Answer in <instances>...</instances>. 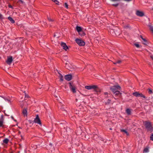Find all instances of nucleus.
<instances>
[{
  "label": "nucleus",
  "mask_w": 153,
  "mask_h": 153,
  "mask_svg": "<svg viewBox=\"0 0 153 153\" xmlns=\"http://www.w3.org/2000/svg\"><path fill=\"white\" fill-rule=\"evenodd\" d=\"M143 123L148 131L151 132L153 131V127L151 122L148 121H144L143 122Z\"/></svg>",
  "instance_id": "obj_1"
},
{
  "label": "nucleus",
  "mask_w": 153,
  "mask_h": 153,
  "mask_svg": "<svg viewBox=\"0 0 153 153\" xmlns=\"http://www.w3.org/2000/svg\"><path fill=\"white\" fill-rule=\"evenodd\" d=\"M85 88L88 90L94 89V91L96 92H100V89L96 85H92L89 86H85Z\"/></svg>",
  "instance_id": "obj_2"
},
{
  "label": "nucleus",
  "mask_w": 153,
  "mask_h": 153,
  "mask_svg": "<svg viewBox=\"0 0 153 153\" xmlns=\"http://www.w3.org/2000/svg\"><path fill=\"white\" fill-rule=\"evenodd\" d=\"M69 87L71 90L74 93H75L76 92V87L75 85L71 82H69Z\"/></svg>",
  "instance_id": "obj_3"
},
{
  "label": "nucleus",
  "mask_w": 153,
  "mask_h": 153,
  "mask_svg": "<svg viewBox=\"0 0 153 153\" xmlns=\"http://www.w3.org/2000/svg\"><path fill=\"white\" fill-rule=\"evenodd\" d=\"M133 95L136 97H143L145 99L147 98L142 93H140L138 92H136L133 93Z\"/></svg>",
  "instance_id": "obj_4"
},
{
  "label": "nucleus",
  "mask_w": 153,
  "mask_h": 153,
  "mask_svg": "<svg viewBox=\"0 0 153 153\" xmlns=\"http://www.w3.org/2000/svg\"><path fill=\"white\" fill-rule=\"evenodd\" d=\"M75 41L80 46H83L85 45V42L81 39H77Z\"/></svg>",
  "instance_id": "obj_5"
},
{
  "label": "nucleus",
  "mask_w": 153,
  "mask_h": 153,
  "mask_svg": "<svg viewBox=\"0 0 153 153\" xmlns=\"http://www.w3.org/2000/svg\"><path fill=\"white\" fill-rule=\"evenodd\" d=\"M34 122L35 123H37L40 125L41 126L42 125L41 120L39 119V115L38 114L36 115V117L34 120Z\"/></svg>",
  "instance_id": "obj_6"
},
{
  "label": "nucleus",
  "mask_w": 153,
  "mask_h": 153,
  "mask_svg": "<svg viewBox=\"0 0 153 153\" xmlns=\"http://www.w3.org/2000/svg\"><path fill=\"white\" fill-rule=\"evenodd\" d=\"M4 120V116L3 114H2L0 118V127H4V125L3 124Z\"/></svg>",
  "instance_id": "obj_7"
},
{
  "label": "nucleus",
  "mask_w": 153,
  "mask_h": 153,
  "mask_svg": "<svg viewBox=\"0 0 153 153\" xmlns=\"http://www.w3.org/2000/svg\"><path fill=\"white\" fill-rule=\"evenodd\" d=\"M61 45L65 51H67V50L68 49V46L65 43L61 42Z\"/></svg>",
  "instance_id": "obj_8"
},
{
  "label": "nucleus",
  "mask_w": 153,
  "mask_h": 153,
  "mask_svg": "<svg viewBox=\"0 0 153 153\" xmlns=\"http://www.w3.org/2000/svg\"><path fill=\"white\" fill-rule=\"evenodd\" d=\"M115 97H118L119 98H121L122 95L120 91H119L115 90ZM116 98H115V100Z\"/></svg>",
  "instance_id": "obj_9"
},
{
  "label": "nucleus",
  "mask_w": 153,
  "mask_h": 153,
  "mask_svg": "<svg viewBox=\"0 0 153 153\" xmlns=\"http://www.w3.org/2000/svg\"><path fill=\"white\" fill-rule=\"evenodd\" d=\"M13 60L12 56H10L9 57L7 58V60L6 62L8 64H10L11 63Z\"/></svg>",
  "instance_id": "obj_10"
},
{
  "label": "nucleus",
  "mask_w": 153,
  "mask_h": 153,
  "mask_svg": "<svg viewBox=\"0 0 153 153\" xmlns=\"http://www.w3.org/2000/svg\"><path fill=\"white\" fill-rule=\"evenodd\" d=\"M65 79L68 81H70L72 78V76L71 74L67 75L65 76Z\"/></svg>",
  "instance_id": "obj_11"
},
{
  "label": "nucleus",
  "mask_w": 153,
  "mask_h": 153,
  "mask_svg": "<svg viewBox=\"0 0 153 153\" xmlns=\"http://www.w3.org/2000/svg\"><path fill=\"white\" fill-rule=\"evenodd\" d=\"M136 15L138 16L142 17L144 16V14L143 12L139 10L137 11L136 12Z\"/></svg>",
  "instance_id": "obj_12"
},
{
  "label": "nucleus",
  "mask_w": 153,
  "mask_h": 153,
  "mask_svg": "<svg viewBox=\"0 0 153 153\" xmlns=\"http://www.w3.org/2000/svg\"><path fill=\"white\" fill-rule=\"evenodd\" d=\"M22 113L24 116L27 115V110L26 109H23L22 111Z\"/></svg>",
  "instance_id": "obj_13"
},
{
  "label": "nucleus",
  "mask_w": 153,
  "mask_h": 153,
  "mask_svg": "<svg viewBox=\"0 0 153 153\" xmlns=\"http://www.w3.org/2000/svg\"><path fill=\"white\" fill-rule=\"evenodd\" d=\"M9 140V139H8V138H5V139H4V140H3V143H2V144H3L4 143L5 144H7L8 143Z\"/></svg>",
  "instance_id": "obj_14"
},
{
  "label": "nucleus",
  "mask_w": 153,
  "mask_h": 153,
  "mask_svg": "<svg viewBox=\"0 0 153 153\" xmlns=\"http://www.w3.org/2000/svg\"><path fill=\"white\" fill-rule=\"evenodd\" d=\"M121 87L118 84H115V90H118L120 91L121 90Z\"/></svg>",
  "instance_id": "obj_15"
},
{
  "label": "nucleus",
  "mask_w": 153,
  "mask_h": 153,
  "mask_svg": "<svg viewBox=\"0 0 153 153\" xmlns=\"http://www.w3.org/2000/svg\"><path fill=\"white\" fill-rule=\"evenodd\" d=\"M121 131L124 134H125L127 136H128L129 135L128 132L126 130L124 129H122Z\"/></svg>",
  "instance_id": "obj_16"
},
{
  "label": "nucleus",
  "mask_w": 153,
  "mask_h": 153,
  "mask_svg": "<svg viewBox=\"0 0 153 153\" xmlns=\"http://www.w3.org/2000/svg\"><path fill=\"white\" fill-rule=\"evenodd\" d=\"M7 19L12 23L13 24L15 23V21L11 17L9 16Z\"/></svg>",
  "instance_id": "obj_17"
},
{
  "label": "nucleus",
  "mask_w": 153,
  "mask_h": 153,
  "mask_svg": "<svg viewBox=\"0 0 153 153\" xmlns=\"http://www.w3.org/2000/svg\"><path fill=\"white\" fill-rule=\"evenodd\" d=\"M79 34L81 36H84L85 35V33L82 30L78 32Z\"/></svg>",
  "instance_id": "obj_18"
},
{
  "label": "nucleus",
  "mask_w": 153,
  "mask_h": 153,
  "mask_svg": "<svg viewBox=\"0 0 153 153\" xmlns=\"http://www.w3.org/2000/svg\"><path fill=\"white\" fill-rule=\"evenodd\" d=\"M76 29L78 33L82 30V29L81 27L78 26H77L76 27Z\"/></svg>",
  "instance_id": "obj_19"
},
{
  "label": "nucleus",
  "mask_w": 153,
  "mask_h": 153,
  "mask_svg": "<svg viewBox=\"0 0 153 153\" xmlns=\"http://www.w3.org/2000/svg\"><path fill=\"white\" fill-rule=\"evenodd\" d=\"M110 89L114 94H115V85L111 87Z\"/></svg>",
  "instance_id": "obj_20"
},
{
  "label": "nucleus",
  "mask_w": 153,
  "mask_h": 153,
  "mask_svg": "<svg viewBox=\"0 0 153 153\" xmlns=\"http://www.w3.org/2000/svg\"><path fill=\"white\" fill-rule=\"evenodd\" d=\"M109 32L112 35H114V30L112 29H110Z\"/></svg>",
  "instance_id": "obj_21"
},
{
  "label": "nucleus",
  "mask_w": 153,
  "mask_h": 153,
  "mask_svg": "<svg viewBox=\"0 0 153 153\" xmlns=\"http://www.w3.org/2000/svg\"><path fill=\"white\" fill-rule=\"evenodd\" d=\"M59 74V77L60 78V80L62 81L63 80V76L59 72H58Z\"/></svg>",
  "instance_id": "obj_22"
},
{
  "label": "nucleus",
  "mask_w": 153,
  "mask_h": 153,
  "mask_svg": "<svg viewBox=\"0 0 153 153\" xmlns=\"http://www.w3.org/2000/svg\"><path fill=\"white\" fill-rule=\"evenodd\" d=\"M126 112L128 115H130L131 114V111L130 109L128 108L126 110Z\"/></svg>",
  "instance_id": "obj_23"
},
{
  "label": "nucleus",
  "mask_w": 153,
  "mask_h": 153,
  "mask_svg": "<svg viewBox=\"0 0 153 153\" xmlns=\"http://www.w3.org/2000/svg\"><path fill=\"white\" fill-rule=\"evenodd\" d=\"M149 28L150 30L153 33V26H152L150 25H149Z\"/></svg>",
  "instance_id": "obj_24"
},
{
  "label": "nucleus",
  "mask_w": 153,
  "mask_h": 153,
  "mask_svg": "<svg viewBox=\"0 0 153 153\" xmlns=\"http://www.w3.org/2000/svg\"><path fill=\"white\" fill-rule=\"evenodd\" d=\"M148 93L150 94H152L153 93L152 90L150 88H149L148 89Z\"/></svg>",
  "instance_id": "obj_25"
},
{
  "label": "nucleus",
  "mask_w": 153,
  "mask_h": 153,
  "mask_svg": "<svg viewBox=\"0 0 153 153\" xmlns=\"http://www.w3.org/2000/svg\"><path fill=\"white\" fill-rule=\"evenodd\" d=\"M19 3H20L22 5H25V2L22 0H20L19 1Z\"/></svg>",
  "instance_id": "obj_26"
},
{
  "label": "nucleus",
  "mask_w": 153,
  "mask_h": 153,
  "mask_svg": "<svg viewBox=\"0 0 153 153\" xmlns=\"http://www.w3.org/2000/svg\"><path fill=\"white\" fill-rule=\"evenodd\" d=\"M144 151L145 152H149V150L148 148H145L144 150Z\"/></svg>",
  "instance_id": "obj_27"
},
{
  "label": "nucleus",
  "mask_w": 153,
  "mask_h": 153,
  "mask_svg": "<svg viewBox=\"0 0 153 153\" xmlns=\"http://www.w3.org/2000/svg\"><path fill=\"white\" fill-rule=\"evenodd\" d=\"M150 139L152 140L153 141V133H152L151 134V136L150 137Z\"/></svg>",
  "instance_id": "obj_28"
},
{
  "label": "nucleus",
  "mask_w": 153,
  "mask_h": 153,
  "mask_svg": "<svg viewBox=\"0 0 153 153\" xmlns=\"http://www.w3.org/2000/svg\"><path fill=\"white\" fill-rule=\"evenodd\" d=\"M134 45L137 48L140 47V45L138 44L134 43Z\"/></svg>",
  "instance_id": "obj_29"
},
{
  "label": "nucleus",
  "mask_w": 153,
  "mask_h": 153,
  "mask_svg": "<svg viewBox=\"0 0 153 153\" xmlns=\"http://www.w3.org/2000/svg\"><path fill=\"white\" fill-rule=\"evenodd\" d=\"M2 97L3 98H4V99L5 100H7L8 102H10V101L8 99H7L6 98H4V97Z\"/></svg>",
  "instance_id": "obj_30"
},
{
  "label": "nucleus",
  "mask_w": 153,
  "mask_h": 153,
  "mask_svg": "<svg viewBox=\"0 0 153 153\" xmlns=\"http://www.w3.org/2000/svg\"><path fill=\"white\" fill-rule=\"evenodd\" d=\"M65 8L67 9L68 8V5L67 4V3H65Z\"/></svg>",
  "instance_id": "obj_31"
},
{
  "label": "nucleus",
  "mask_w": 153,
  "mask_h": 153,
  "mask_svg": "<svg viewBox=\"0 0 153 153\" xmlns=\"http://www.w3.org/2000/svg\"><path fill=\"white\" fill-rule=\"evenodd\" d=\"M48 20H49V21L50 22L53 21V20L52 19H51L50 18H49L48 17Z\"/></svg>",
  "instance_id": "obj_32"
},
{
  "label": "nucleus",
  "mask_w": 153,
  "mask_h": 153,
  "mask_svg": "<svg viewBox=\"0 0 153 153\" xmlns=\"http://www.w3.org/2000/svg\"><path fill=\"white\" fill-rule=\"evenodd\" d=\"M121 62V60H119L116 63L115 62V65L116 63H120Z\"/></svg>",
  "instance_id": "obj_33"
},
{
  "label": "nucleus",
  "mask_w": 153,
  "mask_h": 153,
  "mask_svg": "<svg viewBox=\"0 0 153 153\" xmlns=\"http://www.w3.org/2000/svg\"><path fill=\"white\" fill-rule=\"evenodd\" d=\"M51 0L54 2H58V3H59V2L57 0Z\"/></svg>",
  "instance_id": "obj_34"
},
{
  "label": "nucleus",
  "mask_w": 153,
  "mask_h": 153,
  "mask_svg": "<svg viewBox=\"0 0 153 153\" xmlns=\"http://www.w3.org/2000/svg\"><path fill=\"white\" fill-rule=\"evenodd\" d=\"M2 15L0 13V19H3Z\"/></svg>",
  "instance_id": "obj_35"
},
{
  "label": "nucleus",
  "mask_w": 153,
  "mask_h": 153,
  "mask_svg": "<svg viewBox=\"0 0 153 153\" xmlns=\"http://www.w3.org/2000/svg\"><path fill=\"white\" fill-rule=\"evenodd\" d=\"M143 44L145 45H147V41H146V42H143Z\"/></svg>",
  "instance_id": "obj_36"
},
{
  "label": "nucleus",
  "mask_w": 153,
  "mask_h": 153,
  "mask_svg": "<svg viewBox=\"0 0 153 153\" xmlns=\"http://www.w3.org/2000/svg\"><path fill=\"white\" fill-rule=\"evenodd\" d=\"M8 7H9V8H13V7H12V6L11 5H10V4H9L8 5Z\"/></svg>",
  "instance_id": "obj_37"
},
{
  "label": "nucleus",
  "mask_w": 153,
  "mask_h": 153,
  "mask_svg": "<svg viewBox=\"0 0 153 153\" xmlns=\"http://www.w3.org/2000/svg\"><path fill=\"white\" fill-rule=\"evenodd\" d=\"M142 40L144 42H146V40L144 38H142Z\"/></svg>",
  "instance_id": "obj_38"
},
{
  "label": "nucleus",
  "mask_w": 153,
  "mask_h": 153,
  "mask_svg": "<svg viewBox=\"0 0 153 153\" xmlns=\"http://www.w3.org/2000/svg\"><path fill=\"white\" fill-rule=\"evenodd\" d=\"M4 113L5 114V115L6 116H9V115L5 113V112H4Z\"/></svg>",
  "instance_id": "obj_39"
},
{
  "label": "nucleus",
  "mask_w": 153,
  "mask_h": 153,
  "mask_svg": "<svg viewBox=\"0 0 153 153\" xmlns=\"http://www.w3.org/2000/svg\"><path fill=\"white\" fill-rule=\"evenodd\" d=\"M150 57L153 60V56H151Z\"/></svg>",
  "instance_id": "obj_40"
},
{
  "label": "nucleus",
  "mask_w": 153,
  "mask_h": 153,
  "mask_svg": "<svg viewBox=\"0 0 153 153\" xmlns=\"http://www.w3.org/2000/svg\"><path fill=\"white\" fill-rule=\"evenodd\" d=\"M129 27L128 25H127V26H126V28H129Z\"/></svg>",
  "instance_id": "obj_41"
},
{
  "label": "nucleus",
  "mask_w": 153,
  "mask_h": 153,
  "mask_svg": "<svg viewBox=\"0 0 153 153\" xmlns=\"http://www.w3.org/2000/svg\"><path fill=\"white\" fill-rule=\"evenodd\" d=\"M108 94V93H107V92H105V93H104V94L105 95H107Z\"/></svg>",
  "instance_id": "obj_42"
},
{
  "label": "nucleus",
  "mask_w": 153,
  "mask_h": 153,
  "mask_svg": "<svg viewBox=\"0 0 153 153\" xmlns=\"http://www.w3.org/2000/svg\"><path fill=\"white\" fill-rule=\"evenodd\" d=\"M140 38H141L142 39V38H143V37L142 36H141V35L140 36Z\"/></svg>",
  "instance_id": "obj_43"
},
{
  "label": "nucleus",
  "mask_w": 153,
  "mask_h": 153,
  "mask_svg": "<svg viewBox=\"0 0 153 153\" xmlns=\"http://www.w3.org/2000/svg\"><path fill=\"white\" fill-rule=\"evenodd\" d=\"M55 3H56V4H59V3H58V2H56Z\"/></svg>",
  "instance_id": "obj_44"
},
{
  "label": "nucleus",
  "mask_w": 153,
  "mask_h": 153,
  "mask_svg": "<svg viewBox=\"0 0 153 153\" xmlns=\"http://www.w3.org/2000/svg\"><path fill=\"white\" fill-rule=\"evenodd\" d=\"M112 129V128H109V130H111Z\"/></svg>",
  "instance_id": "obj_45"
},
{
  "label": "nucleus",
  "mask_w": 153,
  "mask_h": 153,
  "mask_svg": "<svg viewBox=\"0 0 153 153\" xmlns=\"http://www.w3.org/2000/svg\"><path fill=\"white\" fill-rule=\"evenodd\" d=\"M20 0H19V1H18L17 2V3H19V1Z\"/></svg>",
  "instance_id": "obj_46"
},
{
  "label": "nucleus",
  "mask_w": 153,
  "mask_h": 153,
  "mask_svg": "<svg viewBox=\"0 0 153 153\" xmlns=\"http://www.w3.org/2000/svg\"><path fill=\"white\" fill-rule=\"evenodd\" d=\"M11 117L13 119V116H11Z\"/></svg>",
  "instance_id": "obj_47"
},
{
  "label": "nucleus",
  "mask_w": 153,
  "mask_h": 153,
  "mask_svg": "<svg viewBox=\"0 0 153 153\" xmlns=\"http://www.w3.org/2000/svg\"><path fill=\"white\" fill-rule=\"evenodd\" d=\"M19 132V134H20V133H21V132H20V131H19V132Z\"/></svg>",
  "instance_id": "obj_48"
},
{
  "label": "nucleus",
  "mask_w": 153,
  "mask_h": 153,
  "mask_svg": "<svg viewBox=\"0 0 153 153\" xmlns=\"http://www.w3.org/2000/svg\"><path fill=\"white\" fill-rule=\"evenodd\" d=\"M111 0L113 1H115V0Z\"/></svg>",
  "instance_id": "obj_49"
},
{
  "label": "nucleus",
  "mask_w": 153,
  "mask_h": 153,
  "mask_svg": "<svg viewBox=\"0 0 153 153\" xmlns=\"http://www.w3.org/2000/svg\"><path fill=\"white\" fill-rule=\"evenodd\" d=\"M76 102L77 101V100H78L77 99H76Z\"/></svg>",
  "instance_id": "obj_50"
},
{
  "label": "nucleus",
  "mask_w": 153,
  "mask_h": 153,
  "mask_svg": "<svg viewBox=\"0 0 153 153\" xmlns=\"http://www.w3.org/2000/svg\"><path fill=\"white\" fill-rule=\"evenodd\" d=\"M50 145L51 146L52 145V144L51 143H50Z\"/></svg>",
  "instance_id": "obj_51"
},
{
  "label": "nucleus",
  "mask_w": 153,
  "mask_h": 153,
  "mask_svg": "<svg viewBox=\"0 0 153 153\" xmlns=\"http://www.w3.org/2000/svg\"><path fill=\"white\" fill-rule=\"evenodd\" d=\"M113 5L114 6H115V4H113Z\"/></svg>",
  "instance_id": "obj_52"
},
{
  "label": "nucleus",
  "mask_w": 153,
  "mask_h": 153,
  "mask_svg": "<svg viewBox=\"0 0 153 153\" xmlns=\"http://www.w3.org/2000/svg\"><path fill=\"white\" fill-rule=\"evenodd\" d=\"M115 7H116V6H117V5H116V4H115Z\"/></svg>",
  "instance_id": "obj_53"
},
{
  "label": "nucleus",
  "mask_w": 153,
  "mask_h": 153,
  "mask_svg": "<svg viewBox=\"0 0 153 153\" xmlns=\"http://www.w3.org/2000/svg\"><path fill=\"white\" fill-rule=\"evenodd\" d=\"M14 120L15 121H16V120Z\"/></svg>",
  "instance_id": "obj_54"
},
{
  "label": "nucleus",
  "mask_w": 153,
  "mask_h": 153,
  "mask_svg": "<svg viewBox=\"0 0 153 153\" xmlns=\"http://www.w3.org/2000/svg\"><path fill=\"white\" fill-rule=\"evenodd\" d=\"M23 92L25 93V91H24Z\"/></svg>",
  "instance_id": "obj_55"
}]
</instances>
